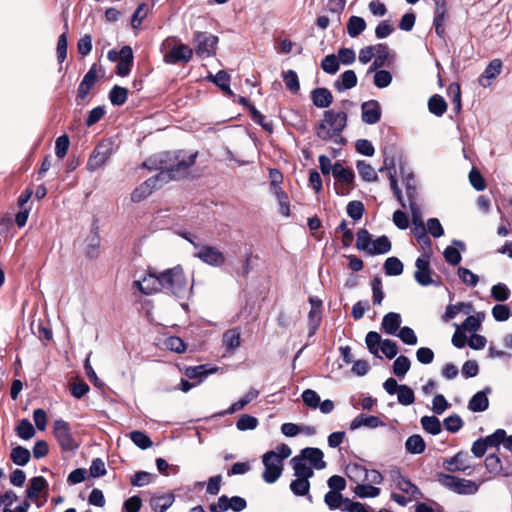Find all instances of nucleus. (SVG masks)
Wrapping results in <instances>:
<instances>
[{
    "label": "nucleus",
    "mask_w": 512,
    "mask_h": 512,
    "mask_svg": "<svg viewBox=\"0 0 512 512\" xmlns=\"http://www.w3.org/2000/svg\"><path fill=\"white\" fill-rule=\"evenodd\" d=\"M197 152L187 154L183 151L163 152L148 158L143 166L149 170L158 172L161 183L182 178L188 173L189 168L194 165Z\"/></svg>",
    "instance_id": "nucleus-1"
},
{
    "label": "nucleus",
    "mask_w": 512,
    "mask_h": 512,
    "mask_svg": "<svg viewBox=\"0 0 512 512\" xmlns=\"http://www.w3.org/2000/svg\"><path fill=\"white\" fill-rule=\"evenodd\" d=\"M347 125V114L343 111L327 110L323 119L316 126V135L323 141H334L343 144L342 131Z\"/></svg>",
    "instance_id": "nucleus-2"
},
{
    "label": "nucleus",
    "mask_w": 512,
    "mask_h": 512,
    "mask_svg": "<svg viewBox=\"0 0 512 512\" xmlns=\"http://www.w3.org/2000/svg\"><path fill=\"white\" fill-rule=\"evenodd\" d=\"M162 290L178 298L189 294L190 288L180 267H174L161 273Z\"/></svg>",
    "instance_id": "nucleus-3"
},
{
    "label": "nucleus",
    "mask_w": 512,
    "mask_h": 512,
    "mask_svg": "<svg viewBox=\"0 0 512 512\" xmlns=\"http://www.w3.org/2000/svg\"><path fill=\"white\" fill-rule=\"evenodd\" d=\"M115 152L116 149L112 140L106 139L101 141L92 151L87 161L86 168L91 172L98 170Z\"/></svg>",
    "instance_id": "nucleus-4"
},
{
    "label": "nucleus",
    "mask_w": 512,
    "mask_h": 512,
    "mask_svg": "<svg viewBox=\"0 0 512 512\" xmlns=\"http://www.w3.org/2000/svg\"><path fill=\"white\" fill-rule=\"evenodd\" d=\"M439 482L444 487L460 495H474L479 490V485L476 482L449 474H440Z\"/></svg>",
    "instance_id": "nucleus-5"
},
{
    "label": "nucleus",
    "mask_w": 512,
    "mask_h": 512,
    "mask_svg": "<svg viewBox=\"0 0 512 512\" xmlns=\"http://www.w3.org/2000/svg\"><path fill=\"white\" fill-rule=\"evenodd\" d=\"M53 434L64 451H74L78 448V444L74 439L68 422L58 419L53 424Z\"/></svg>",
    "instance_id": "nucleus-6"
},
{
    "label": "nucleus",
    "mask_w": 512,
    "mask_h": 512,
    "mask_svg": "<svg viewBox=\"0 0 512 512\" xmlns=\"http://www.w3.org/2000/svg\"><path fill=\"white\" fill-rule=\"evenodd\" d=\"M218 37L207 32H195L193 44L200 58H208L215 54Z\"/></svg>",
    "instance_id": "nucleus-7"
},
{
    "label": "nucleus",
    "mask_w": 512,
    "mask_h": 512,
    "mask_svg": "<svg viewBox=\"0 0 512 512\" xmlns=\"http://www.w3.org/2000/svg\"><path fill=\"white\" fill-rule=\"evenodd\" d=\"M262 462L264 465L263 480L269 484L276 482L283 470L282 462L277 458V453L272 450L266 452L262 456Z\"/></svg>",
    "instance_id": "nucleus-8"
},
{
    "label": "nucleus",
    "mask_w": 512,
    "mask_h": 512,
    "mask_svg": "<svg viewBox=\"0 0 512 512\" xmlns=\"http://www.w3.org/2000/svg\"><path fill=\"white\" fill-rule=\"evenodd\" d=\"M430 259L428 254H422L415 261L414 278L421 286H439V283L432 278L433 271L430 267Z\"/></svg>",
    "instance_id": "nucleus-9"
},
{
    "label": "nucleus",
    "mask_w": 512,
    "mask_h": 512,
    "mask_svg": "<svg viewBox=\"0 0 512 512\" xmlns=\"http://www.w3.org/2000/svg\"><path fill=\"white\" fill-rule=\"evenodd\" d=\"M194 257L214 267H220L226 261L224 254L216 247L210 245H202L200 249L194 253Z\"/></svg>",
    "instance_id": "nucleus-10"
},
{
    "label": "nucleus",
    "mask_w": 512,
    "mask_h": 512,
    "mask_svg": "<svg viewBox=\"0 0 512 512\" xmlns=\"http://www.w3.org/2000/svg\"><path fill=\"white\" fill-rule=\"evenodd\" d=\"M133 287L137 288L145 295H151L162 290L161 274L159 276L149 273L140 280L133 282Z\"/></svg>",
    "instance_id": "nucleus-11"
},
{
    "label": "nucleus",
    "mask_w": 512,
    "mask_h": 512,
    "mask_svg": "<svg viewBox=\"0 0 512 512\" xmlns=\"http://www.w3.org/2000/svg\"><path fill=\"white\" fill-rule=\"evenodd\" d=\"M448 16V4L445 0H436L435 2V10H434V18H433V26L435 28L436 34L440 38H444L445 36V22Z\"/></svg>",
    "instance_id": "nucleus-12"
},
{
    "label": "nucleus",
    "mask_w": 512,
    "mask_h": 512,
    "mask_svg": "<svg viewBox=\"0 0 512 512\" xmlns=\"http://www.w3.org/2000/svg\"><path fill=\"white\" fill-rule=\"evenodd\" d=\"M193 55V50L186 44L175 45L168 53L164 55V62L167 64H176L178 62L187 63Z\"/></svg>",
    "instance_id": "nucleus-13"
},
{
    "label": "nucleus",
    "mask_w": 512,
    "mask_h": 512,
    "mask_svg": "<svg viewBox=\"0 0 512 512\" xmlns=\"http://www.w3.org/2000/svg\"><path fill=\"white\" fill-rule=\"evenodd\" d=\"M393 481L396 487L401 490L403 493L409 495L411 499H419L423 497V494L419 490V488L413 484L410 479L403 476L400 472H396L393 475Z\"/></svg>",
    "instance_id": "nucleus-14"
},
{
    "label": "nucleus",
    "mask_w": 512,
    "mask_h": 512,
    "mask_svg": "<svg viewBox=\"0 0 512 512\" xmlns=\"http://www.w3.org/2000/svg\"><path fill=\"white\" fill-rule=\"evenodd\" d=\"M97 80V68L96 64H93L89 71L83 77L81 83L79 84L77 90V98L76 101L80 104V101H83L87 95L89 94L90 89L94 86Z\"/></svg>",
    "instance_id": "nucleus-15"
},
{
    "label": "nucleus",
    "mask_w": 512,
    "mask_h": 512,
    "mask_svg": "<svg viewBox=\"0 0 512 512\" xmlns=\"http://www.w3.org/2000/svg\"><path fill=\"white\" fill-rule=\"evenodd\" d=\"M362 121L366 124H375L381 118V107L378 101L369 100L361 105Z\"/></svg>",
    "instance_id": "nucleus-16"
},
{
    "label": "nucleus",
    "mask_w": 512,
    "mask_h": 512,
    "mask_svg": "<svg viewBox=\"0 0 512 512\" xmlns=\"http://www.w3.org/2000/svg\"><path fill=\"white\" fill-rule=\"evenodd\" d=\"M311 309L308 314L309 335L315 334L321 322L322 301L316 297H310Z\"/></svg>",
    "instance_id": "nucleus-17"
},
{
    "label": "nucleus",
    "mask_w": 512,
    "mask_h": 512,
    "mask_svg": "<svg viewBox=\"0 0 512 512\" xmlns=\"http://www.w3.org/2000/svg\"><path fill=\"white\" fill-rule=\"evenodd\" d=\"M384 425L385 423L379 417L361 413L351 421L349 428L354 431L361 427L375 429Z\"/></svg>",
    "instance_id": "nucleus-18"
},
{
    "label": "nucleus",
    "mask_w": 512,
    "mask_h": 512,
    "mask_svg": "<svg viewBox=\"0 0 512 512\" xmlns=\"http://www.w3.org/2000/svg\"><path fill=\"white\" fill-rule=\"evenodd\" d=\"M159 182H161V179L158 175L147 179L139 187L134 189L131 194V200L133 202H140L147 198L152 193L153 189L157 187Z\"/></svg>",
    "instance_id": "nucleus-19"
},
{
    "label": "nucleus",
    "mask_w": 512,
    "mask_h": 512,
    "mask_svg": "<svg viewBox=\"0 0 512 512\" xmlns=\"http://www.w3.org/2000/svg\"><path fill=\"white\" fill-rule=\"evenodd\" d=\"M300 456L314 469L321 470L326 467V462L323 460L324 454L319 448H304L301 450Z\"/></svg>",
    "instance_id": "nucleus-20"
},
{
    "label": "nucleus",
    "mask_w": 512,
    "mask_h": 512,
    "mask_svg": "<svg viewBox=\"0 0 512 512\" xmlns=\"http://www.w3.org/2000/svg\"><path fill=\"white\" fill-rule=\"evenodd\" d=\"M491 393L489 386L475 393L468 402V409L472 412H484L489 407L488 394Z\"/></svg>",
    "instance_id": "nucleus-21"
},
{
    "label": "nucleus",
    "mask_w": 512,
    "mask_h": 512,
    "mask_svg": "<svg viewBox=\"0 0 512 512\" xmlns=\"http://www.w3.org/2000/svg\"><path fill=\"white\" fill-rule=\"evenodd\" d=\"M502 71V62L500 59H493L486 66L484 72L478 79L479 84L486 88L491 85V80L496 78Z\"/></svg>",
    "instance_id": "nucleus-22"
},
{
    "label": "nucleus",
    "mask_w": 512,
    "mask_h": 512,
    "mask_svg": "<svg viewBox=\"0 0 512 512\" xmlns=\"http://www.w3.org/2000/svg\"><path fill=\"white\" fill-rule=\"evenodd\" d=\"M217 506L220 511L232 509L234 512H240L246 508L247 502L240 496H233L229 498L226 495H222L218 498Z\"/></svg>",
    "instance_id": "nucleus-23"
},
{
    "label": "nucleus",
    "mask_w": 512,
    "mask_h": 512,
    "mask_svg": "<svg viewBox=\"0 0 512 512\" xmlns=\"http://www.w3.org/2000/svg\"><path fill=\"white\" fill-rule=\"evenodd\" d=\"M120 59L117 64V74L127 76L133 64V51L130 46H123L119 51Z\"/></svg>",
    "instance_id": "nucleus-24"
},
{
    "label": "nucleus",
    "mask_w": 512,
    "mask_h": 512,
    "mask_svg": "<svg viewBox=\"0 0 512 512\" xmlns=\"http://www.w3.org/2000/svg\"><path fill=\"white\" fill-rule=\"evenodd\" d=\"M313 104L318 108H327L333 102L332 93L327 88H316L311 92Z\"/></svg>",
    "instance_id": "nucleus-25"
},
{
    "label": "nucleus",
    "mask_w": 512,
    "mask_h": 512,
    "mask_svg": "<svg viewBox=\"0 0 512 512\" xmlns=\"http://www.w3.org/2000/svg\"><path fill=\"white\" fill-rule=\"evenodd\" d=\"M291 464L296 477L310 479L313 477L314 472L311 466L307 465V462L300 456H295L291 459Z\"/></svg>",
    "instance_id": "nucleus-26"
},
{
    "label": "nucleus",
    "mask_w": 512,
    "mask_h": 512,
    "mask_svg": "<svg viewBox=\"0 0 512 512\" xmlns=\"http://www.w3.org/2000/svg\"><path fill=\"white\" fill-rule=\"evenodd\" d=\"M401 325V316L395 312L387 313L382 320V328L389 335H396Z\"/></svg>",
    "instance_id": "nucleus-27"
},
{
    "label": "nucleus",
    "mask_w": 512,
    "mask_h": 512,
    "mask_svg": "<svg viewBox=\"0 0 512 512\" xmlns=\"http://www.w3.org/2000/svg\"><path fill=\"white\" fill-rule=\"evenodd\" d=\"M357 84V76L353 70L343 72L338 80L334 82V87L339 92L351 89Z\"/></svg>",
    "instance_id": "nucleus-28"
},
{
    "label": "nucleus",
    "mask_w": 512,
    "mask_h": 512,
    "mask_svg": "<svg viewBox=\"0 0 512 512\" xmlns=\"http://www.w3.org/2000/svg\"><path fill=\"white\" fill-rule=\"evenodd\" d=\"M223 346L229 352L234 351L241 344V332L238 328H232L227 330L223 334Z\"/></svg>",
    "instance_id": "nucleus-29"
},
{
    "label": "nucleus",
    "mask_w": 512,
    "mask_h": 512,
    "mask_svg": "<svg viewBox=\"0 0 512 512\" xmlns=\"http://www.w3.org/2000/svg\"><path fill=\"white\" fill-rule=\"evenodd\" d=\"M375 59L371 66L368 69V73L376 71L378 68H381L386 65V62L389 57V48L384 43L377 44V50L374 55Z\"/></svg>",
    "instance_id": "nucleus-30"
},
{
    "label": "nucleus",
    "mask_w": 512,
    "mask_h": 512,
    "mask_svg": "<svg viewBox=\"0 0 512 512\" xmlns=\"http://www.w3.org/2000/svg\"><path fill=\"white\" fill-rule=\"evenodd\" d=\"M100 237L96 231H93L87 238H86V245H85V255L88 258H97L100 253Z\"/></svg>",
    "instance_id": "nucleus-31"
},
{
    "label": "nucleus",
    "mask_w": 512,
    "mask_h": 512,
    "mask_svg": "<svg viewBox=\"0 0 512 512\" xmlns=\"http://www.w3.org/2000/svg\"><path fill=\"white\" fill-rule=\"evenodd\" d=\"M333 176L343 185H350L354 181V172L343 167L340 162L333 165Z\"/></svg>",
    "instance_id": "nucleus-32"
},
{
    "label": "nucleus",
    "mask_w": 512,
    "mask_h": 512,
    "mask_svg": "<svg viewBox=\"0 0 512 512\" xmlns=\"http://www.w3.org/2000/svg\"><path fill=\"white\" fill-rule=\"evenodd\" d=\"M444 466L451 472L461 471L464 472L469 468V465L465 461V454L462 452L457 453L455 456L444 461Z\"/></svg>",
    "instance_id": "nucleus-33"
},
{
    "label": "nucleus",
    "mask_w": 512,
    "mask_h": 512,
    "mask_svg": "<svg viewBox=\"0 0 512 512\" xmlns=\"http://www.w3.org/2000/svg\"><path fill=\"white\" fill-rule=\"evenodd\" d=\"M260 394L259 390L255 388H250L243 397H241L237 402L233 403L229 409L227 410V413H235L241 409H243L247 404L252 402L254 399L258 397Z\"/></svg>",
    "instance_id": "nucleus-34"
},
{
    "label": "nucleus",
    "mask_w": 512,
    "mask_h": 512,
    "mask_svg": "<svg viewBox=\"0 0 512 512\" xmlns=\"http://www.w3.org/2000/svg\"><path fill=\"white\" fill-rule=\"evenodd\" d=\"M47 485V481L44 477H33L30 480L29 487L26 490L27 497L32 500L38 498L40 492H42L47 487Z\"/></svg>",
    "instance_id": "nucleus-35"
},
{
    "label": "nucleus",
    "mask_w": 512,
    "mask_h": 512,
    "mask_svg": "<svg viewBox=\"0 0 512 512\" xmlns=\"http://www.w3.org/2000/svg\"><path fill=\"white\" fill-rule=\"evenodd\" d=\"M405 448L411 454H421L425 451L426 444L421 435L414 434L407 438Z\"/></svg>",
    "instance_id": "nucleus-36"
},
{
    "label": "nucleus",
    "mask_w": 512,
    "mask_h": 512,
    "mask_svg": "<svg viewBox=\"0 0 512 512\" xmlns=\"http://www.w3.org/2000/svg\"><path fill=\"white\" fill-rule=\"evenodd\" d=\"M31 458L30 451L23 446H16L11 450L10 459L18 466H25Z\"/></svg>",
    "instance_id": "nucleus-37"
},
{
    "label": "nucleus",
    "mask_w": 512,
    "mask_h": 512,
    "mask_svg": "<svg viewBox=\"0 0 512 512\" xmlns=\"http://www.w3.org/2000/svg\"><path fill=\"white\" fill-rule=\"evenodd\" d=\"M174 502L172 494H166L158 497H153L150 501V506L154 512H165Z\"/></svg>",
    "instance_id": "nucleus-38"
},
{
    "label": "nucleus",
    "mask_w": 512,
    "mask_h": 512,
    "mask_svg": "<svg viewBox=\"0 0 512 512\" xmlns=\"http://www.w3.org/2000/svg\"><path fill=\"white\" fill-rule=\"evenodd\" d=\"M366 29V22L362 17L351 16L347 23V32L351 38H356Z\"/></svg>",
    "instance_id": "nucleus-39"
},
{
    "label": "nucleus",
    "mask_w": 512,
    "mask_h": 512,
    "mask_svg": "<svg viewBox=\"0 0 512 512\" xmlns=\"http://www.w3.org/2000/svg\"><path fill=\"white\" fill-rule=\"evenodd\" d=\"M391 242L385 235L378 237L372 241L369 255L386 254L391 250Z\"/></svg>",
    "instance_id": "nucleus-40"
},
{
    "label": "nucleus",
    "mask_w": 512,
    "mask_h": 512,
    "mask_svg": "<svg viewBox=\"0 0 512 512\" xmlns=\"http://www.w3.org/2000/svg\"><path fill=\"white\" fill-rule=\"evenodd\" d=\"M420 423L422 428L431 435H438L442 431L441 422L436 416H423Z\"/></svg>",
    "instance_id": "nucleus-41"
},
{
    "label": "nucleus",
    "mask_w": 512,
    "mask_h": 512,
    "mask_svg": "<svg viewBox=\"0 0 512 512\" xmlns=\"http://www.w3.org/2000/svg\"><path fill=\"white\" fill-rule=\"evenodd\" d=\"M428 109L435 116H442L447 110V103L440 95H433L428 101Z\"/></svg>",
    "instance_id": "nucleus-42"
},
{
    "label": "nucleus",
    "mask_w": 512,
    "mask_h": 512,
    "mask_svg": "<svg viewBox=\"0 0 512 512\" xmlns=\"http://www.w3.org/2000/svg\"><path fill=\"white\" fill-rule=\"evenodd\" d=\"M357 170L360 177L366 182H374L378 179L375 169L364 160L357 161Z\"/></svg>",
    "instance_id": "nucleus-43"
},
{
    "label": "nucleus",
    "mask_w": 512,
    "mask_h": 512,
    "mask_svg": "<svg viewBox=\"0 0 512 512\" xmlns=\"http://www.w3.org/2000/svg\"><path fill=\"white\" fill-rule=\"evenodd\" d=\"M217 371V368H210L208 369L206 365H199L194 367H188L185 371V375L189 379H199L201 382L205 377H207L209 374L214 373Z\"/></svg>",
    "instance_id": "nucleus-44"
},
{
    "label": "nucleus",
    "mask_w": 512,
    "mask_h": 512,
    "mask_svg": "<svg viewBox=\"0 0 512 512\" xmlns=\"http://www.w3.org/2000/svg\"><path fill=\"white\" fill-rule=\"evenodd\" d=\"M365 342L369 352L374 356L381 358L379 355V348L382 345L380 334L375 331L368 332L365 338Z\"/></svg>",
    "instance_id": "nucleus-45"
},
{
    "label": "nucleus",
    "mask_w": 512,
    "mask_h": 512,
    "mask_svg": "<svg viewBox=\"0 0 512 512\" xmlns=\"http://www.w3.org/2000/svg\"><path fill=\"white\" fill-rule=\"evenodd\" d=\"M485 467L489 473L494 475H502L504 471V466L496 454H490L486 457Z\"/></svg>",
    "instance_id": "nucleus-46"
},
{
    "label": "nucleus",
    "mask_w": 512,
    "mask_h": 512,
    "mask_svg": "<svg viewBox=\"0 0 512 512\" xmlns=\"http://www.w3.org/2000/svg\"><path fill=\"white\" fill-rule=\"evenodd\" d=\"M128 96V90L124 87L115 85L109 92V100L115 106L123 105Z\"/></svg>",
    "instance_id": "nucleus-47"
},
{
    "label": "nucleus",
    "mask_w": 512,
    "mask_h": 512,
    "mask_svg": "<svg viewBox=\"0 0 512 512\" xmlns=\"http://www.w3.org/2000/svg\"><path fill=\"white\" fill-rule=\"evenodd\" d=\"M290 489L296 496L307 495L310 489L309 479L296 477V479L290 483Z\"/></svg>",
    "instance_id": "nucleus-48"
},
{
    "label": "nucleus",
    "mask_w": 512,
    "mask_h": 512,
    "mask_svg": "<svg viewBox=\"0 0 512 512\" xmlns=\"http://www.w3.org/2000/svg\"><path fill=\"white\" fill-rule=\"evenodd\" d=\"M321 68L324 72L334 75L339 71L340 63L335 54L325 56L321 61Z\"/></svg>",
    "instance_id": "nucleus-49"
},
{
    "label": "nucleus",
    "mask_w": 512,
    "mask_h": 512,
    "mask_svg": "<svg viewBox=\"0 0 512 512\" xmlns=\"http://www.w3.org/2000/svg\"><path fill=\"white\" fill-rule=\"evenodd\" d=\"M384 270L388 276H398L403 273V263L397 257H389L384 263Z\"/></svg>",
    "instance_id": "nucleus-50"
},
{
    "label": "nucleus",
    "mask_w": 512,
    "mask_h": 512,
    "mask_svg": "<svg viewBox=\"0 0 512 512\" xmlns=\"http://www.w3.org/2000/svg\"><path fill=\"white\" fill-rule=\"evenodd\" d=\"M324 501L326 505L331 509H342V505L344 504L346 506V499H343L342 495L340 493L334 492V491H328L325 494Z\"/></svg>",
    "instance_id": "nucleus-51"
},
{
    "label": "nucleus",
    "mask_w": 512,
    "mask_h": 512,
    "mask_svg": "<svg viewBox=\"0 0 512 512\" xmlns=\"http://www.w3.org/2000/svg\"><path fill=\"white\" fill-rule=\"evenodd\" d=\"M410 366H411V362H410L409 358L401 355V356L397 357L393 363V373L397 377L402 378L409 371Z\"/></svg>",
    "instance_id": "nucleus-52"
},
{
    "label": "nucleus",
    "mask_w": 512,
    "mask_h": 512,
    "mask_svg": "<svg viewBox=\"0 0 512 512\" xmlns=\"http://www.w3.org/2000/svg\"><path fill=\"white\" fill-rule=\"evenodd\" d=\"M397 400L401 405L408 406L414 403L415 395L413 390L407 385H400L397 391Z\"/></svg>",
    "instance_id": "nucleus-53"
},
{
    "label": "nucleus",
    "mask_w": 512,
    "mask_h": 512,
    "mask_svg": "<svg viewBox=\"0 0 512 512\" xmlns=\"http://www.w3.org/2000/svg\"><path fill=\"white\" fill-rule=\"evenodd\" d=\"M215 85H217L222 91L226 92L229 95H232V91L229 86L230 77L224 71L221 70L217 72L216 75L209 77Z\"/></svg>",
    "instance_id": "nucleus-54"
},
{
    "label": "nucleus",
    "mask_w": 512,
    "mask_h": 512,
    "mask_svg": "<svg viewBox=\"0 0 512 512\" xmlns=\"http://www.w3.org/2000/svg\"><path fill=\"white\" fill-rule=\"evenodd\" d=\"M16 431L17 435L23 440H29L35 435V429L28 419H22Z\"/></svg>",
    "instance_id": "nucleus-55"
},
{
    "label": "nucleus",
    "mask_w": 512,
    "mask_h": 512,
    "mask_svg": "<svg viewBox=\"0 0 512 512\" xmlns=\"http://www.w3.org/2000/svg\"><path fill=\"white\" fill-rule=\"evenodd\" d=\"M372 239L370 233L366 229H360L357 232V241H356V247L357 249L361 251H365L366 253H369V250L372 245Z\"/></svg>",
    "instance_id": "nucleus-56"
},
{
    "label": "nucleus",
    "mask_w": 512,
    "mask_h": 512,
    "mask_svg": "<svg viewBox=\"0 0 512 512\" xmlns=\"http://www.w3.org/2000/svg\"><path fill=\"white\" fill-rule=\"evenodd\" d=\"M257 426L258 419L248 414H243L236 422V427L240 431L253 430Z\"/></svg>",
    "instance_id": "nucleus-57"
},
{
    "label": "nucleus",
    "mask_w": 512,
    "mask_h": 512,
    "mask_svg": "<svg viewBox=\"0 0 512 512\" xmlns=\"http://www.w3.org/2000/svg\"><path fill=\"white\" fill-rule=\"evenodd\" d=\"M355 493L361 498H373L380 494V488L369 484H358Z\"/></svg>",
    "instance_id": "nucleus-58"
},
{
    "label": "nucleus",
    "mask_w": 512,
    "mask_h": 512,
    "mask_svg": "<svg viewBox=\"0 0 512 512\" xmlns=\"http://www.w3.org/2000/svg\"><path fill=\"white\" fill-rule=\"evenodd\" d=\"M373 82L378 88L388 87L392 82V74L387 70H376L374 71Z\"/></svg>",
    "instance_id": "nucleus-59"
},
{
    "label": "nucleus",
    "mask_w": 512,
    "mask_h": 512,
    "mask_svg": "<svg viewBox=\"0 0 512 512\" xmlns=\"http://www.w3.org/2000/svg\"><path fill=\"white\" fill-rule=\"evenodd\" d=\"M302 401L303 403L311 408V409H316L318 408L319 406V403H320V396L318 395V393L312 389H306L302 392Z\"/></svg>",
    "instance_id": "nucleus-60"
},
{
    "label": "nucleus",
    "mask_w": 512,
    "mask_h": 512,
    "mask_svg": "<svg viewBox=\"0 0 512 512\" xmlns=\"http://www.w3.org/2000/svg\"><path fill=\"white\" fill-rule=\"evenodd\" d=\"M457 273L461 281L466 285L475 287L478 284L479 277L471 270L464 267H459Z\"/></svg>",
    "instance_id": "nucleus-61"
},
{
    "label": "nucleus",
    "mask_w": 512,
    "mask_h": 512,
    "mask_svg": "<svg viewBox=\"0 0 512 512\" xmlns=\"http://www.w3.org/2000/svg\"><path fill=\"white\" fill-rule=\"evenodd\" d=\"M132 442L141 449H147L152 446L151 439L141 431H133L130 433Z\"/></svg>",
    "instance_id": "nucleus-62"
},
{
    "label": "nucleus",
    "mask_w": 512,
    "mask_h": 512,
    "mask_svg": "<svg viewBox=\"0 0 512 512\" xmlns=\"http://www.w3.org/2000/svg\"><path fill=\"white\" fill-rule=\"evenodd\" d=\"M283 80L286 87L293 93H296L300 89L299 79L297 73L294 70H288L283 73Z\"/></svg>",
    "instance_id": "nucleus-63"
},
{
    "label": "nucleus",
    "mask_w": 512,
    "mask_h": 512,
    "mask_svg": "<svg viewBox=\"0 0 512 512\" xmlns=\"http://www.w3.org/2000/svg\"><path fill=\"white\" fill-rule=\"evenodd\" d=\"M396 336H398L401 341L407 345H416L418 341L414 330L408 326L400 328L396 333Z\"/></svg>",
    "instance_id": "nucleus-64"
}]
</instances>
